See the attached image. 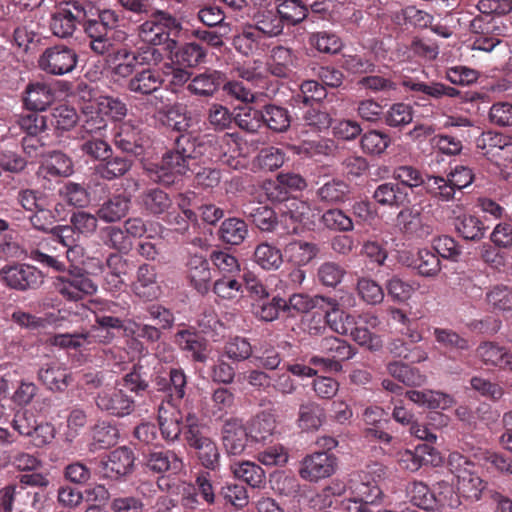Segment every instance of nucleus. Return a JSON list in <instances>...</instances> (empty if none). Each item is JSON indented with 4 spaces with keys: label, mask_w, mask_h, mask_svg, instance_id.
<instances>
[{
    "label": "nucleus",
    "mask_w": 512,
    "mask_h": 512,
    "mask_svg": "<svg viewBox=\"0 0 512 512\" xmlns=\"http://www.w3.org/2000/svg\"><path fill=\"white\" fill-rule=\"evenodd\" d=\"M92 98L93 89L85 80H66V138L84 141L102 136L105 120L98 115L90 118L86 115L87 110L92 108L88 105Z\"/></svg>",
    "instance_id": "f257e3e1"
},
{
    "label": "nucleus",
    "mask_w": 512,
    "mask_h": 512,
    "mask_svg": "<svg viewBox=\"0 0 512 512\" xmlns=\"http://www.w3.org/2000/svg\"><path fill=\"white\" fill-rule=\"evenodd\" d=\"M66 259L70 263L66 267V322L84 321L89 314V308L78 303L82 295L93 294L97 286L89 278L87 272V258L81 245L69 246L66 250Z\"/></svg>",
    "instance_id": "f03ea898"
},
{
    "label": "nucleus",
    "mask_w": 512,
    "mask_h": 512,
    "mask_svg": "<svg viewBox=\"0 0 512 512\" xmlns=\"http://www.w3.org/2000/svg\"><path fill=\"white\" fill-rule=\"evenodd\" d=\"M230 75L232 78H241L245 83L236 80L227 81L222 84L223 89L228 95L243 102L254 101L256 93L252 91L253 88L266 89V96L274 94L277 90L276 87L269 88L270 80L264 74L261 67L257 65V61L252 63L245 62L243 64L239 62L234 63L231 67Z\"/></svg>",
    "instance_id": "7ed1b4c3"
},
{
    "label": "nucleus",
    "mask_w": 512,
    "mask_h": 512,
    "mask_svg": "<svg viewBox=\"0 0 512 512\" xmlns=\"http://www.w3.org/2000/svg\"><path fill=\"white\" fill-rule=\"evenodd\" d=\"M448 468L457 480L456 489L462 498L479 501L483 494L486 496L487 482L478 475L476 464L469 457L459 452L450 453Z\"/></svg>",
    "instance_id": "20e7f679"
},
{
    "label": "nucleus",
    "mask_w": 512,
    "mask_h": 512,
    "mask_svg": "<svg viewBox=\"0 0 512 512\" xmlns=\"http://www.w3.org/2000/svg\"><path fill=\"white\" fill-rule=\"evenodd\" d=\"M135 459L131 448L118 447L99 462L98 474L102 478L119 480L133 472Z\"/></svg>",
    "instance_id": "39448f33"
},
{
    "label": "nucleus",
    "mask_w": 512,
    "mask_h": 512,
    "mask_svg": "<svg viewBox=\"0 0 512 512\" xmlns=\"http://www.w3.org/2000/svg\"><path fill=\"white\" fill-rule=\"evenodd\" d=\"M337 457L332 452L318 451L301 461L299 475L309 482H318L332 476L337 469Z\"/></svg>",
    "instance_id": "423d86ee"
},
{
    "label": "nucleus",
    "mask_w": 512,
    "mask_h": 512,
    "mask_svg": "<svg viewBox=\"0 0 512 512\" xmlns=\"http://www.w3.org/2000/svg\"><path fill=\"white\" fill-rule=\"evenodd\" d=\"M198 464L208 471L216 472L221 467V452L215 439L205 431L185 440Z\"/></svg>",
    "instance_id": "0eeeda50"
},
{
    "label": "nucleus",
    "mask_w": 512,
    "mask_h": 512,
    "mask_svg": "<svg viewBox=\"0 0 512 512\" xmlns=\"http://www.w3.org/2000/svg\"><path fill=\"white\" fill-rule=\"evenodd\" d=\"M0 275L8 287L19 291L37 289L43 283L42 272L28 264L6 265Z\"/></svg>",
    "instance_id": "6e6552de"
},
{
    "label": "nucleus",
    "mask_w": 512,
    "mask_h": 512,
    "mask_svg": "<svg viewBox=\"0 0 512 512\" xmlns=\"http://www.w3.org/2000/svg\"><path fill=\"white\" fill-rule=\"evenodd\" d=\"M66 26L73 30L77 29L76 23L83 26L84 32L90 29L99 30V26L104 29H114L117 27L118 16L112 10H104L99 13L98 20H87L86 12L77 4V2L66 1Z\"/></svg>",
    "instance_id": "1a4fd4ad"
},
{
    "label": "nucleus",
    "mask_w": 512,
    "mask_h": 512,
    "mask_svg": "<svg viewBox=\"0 0 512 512\" xmlns=\"http://www.w3.org/2000/svg\"><path fill=\"white\" fill-rule=\"evenodd\" d=\"M95 403L102 412L118 418L128 416L135 410L134 398L120 388L102 390L98 393Z\"/></svg>",
    "instance_id": "9d476101"
},
{
    "label": "nucleus",
    "mask_w": 512,
    "mask_h": 512,
    "mask_svg": "<svg viewBox=\"0 0 512 512\" xmlns=\"http://www.w3.org/2000/svg\"><path fill=\"white\" fill-rule=\"evenodd\" d=\"M351 323L348 334L360 346L367 347L369 350L376 351L382 344L380 337L371 330L379 326V318L370 313H364L353 318H348Z\"/></svg>",
    "instance_id": "9b49d317"
},
{
    "label": "nucleus",
    "mask_w": 512,
    "mask_h": 512,
    "mask_svg": "<svg viewBox=\"0 0 512 512\" xmlns=\"http://www.w3.org/2000/svg\"><path fill=\"white\" fill-rule=\"evenodd\" d=\"M146 469L158 475H178L184 468L183 458L174 450L155 448L144 454Z\"/></svg>",
    "instance_id": "f8f14e48"
},
{
    "label": "nucleus",
    "mask_w": 512,
    "mask_h": 512,
    "mask_svg": "<svg viewBox=\"0 0 512 512\" xmlns=\"http://www.w3.org/2000/svg\"><path fill=\"white\" fill-rule=\"evenodd\" d=\"M192 170L191 164H188L184 156L180 154L179 150L174 145L173 149L163 154L161 162L156 166L154 180L160 184L169 186L175 182L177 177Z\"/></svg>",
    "instance_id": "ddd939ff"
},
{
    "label": "nucleus",
    "mask_w": 512,
    "mask_h": 512,
    "mask_svg": "<svg viewBox=\"0 0 512 512\" xmlns=\"http://www.w3.org/2000/svg\"><path fill=\"white\" fill-rule=\"evenodd\" d=\"M158 431L167 444H174L183 434V410L180 407H170L159 404L157 408Z\"/></svg>",
    "instance_id": "4468645a"
},
{
    "label": "nucleus",
    "mask_w": 512,
    "mask_h": 512,
    "mask_svg": "<svg viewBox=\"0 0 512 512\" xmlns=\"http://www.w3.org/2000/svg\"><path fill=\"white\" fill-rule=\"evenodd\" d=\"M174 143L188 164H191V168L198 162L209 161V135L195 136L192 133H183L175 139Z\"/></svg>",
    "instance_id": "2eb2a0df"
},
{
    "label": "nucleus",
    "mask_w": 512,
    "mask_h": 512,
    "mask_svg": "<svg viewBox=\"0 0 512 512\" xmlns=\"http://www.w3.org/2000/svg\"><path fill=\"white\" fill-rule=\"evenodd\" d=\"M113 142L122 152L137 157L144 153L146 140L138 126L124 122L115 127Z\"/></svg>",
    "instance_id": "dca6fc26"
},
{
    "label": "nucleus",
    "mask_w": 512,
    "mask_h": 512,
    "mask_svg": "<svg viewBox=\"0 0 512 512\" xmlns=\"http://www.w3.org/2000/svg\"><path fill=\"white\" fill-rule=\"evenodd\" d=\"M347 487L351 496L369 505L377 503L382 496V491L375 478L366 471L351 474Z\"/></svg>",
    "instance_id": "f3484780"
},
{
    "label": "nucleus",
    "mask_w": 512,
    "mask_h": 512,
    "mask_svg": "<svg viewBox=\"0 0 512 512\" xmlns=\"http://www.w3.org/2000/svg\"><path fill=\"white\" fill-rule=\"evenodd\" d=\"M396 227L407 238H424L431 234L432 228L423 221L420 210L406 206L396 216Z\"/></svg>",
    "instance_id": "a211bd4d"
},
{
    "label": "nucleus",
    "mask_w": 512,
    "mask_h": 512,
    "mask_svg": "<svg viewBox=\"0 0 512 512\" xmlns=\"http://www.w3.org/2000/svg\"><path fill=\"white\" fill-rule=\"evenodd\" d=\"M441 461L439 453L428 444L418 445L414 450L406 449L399 453L402 469L415 472L423 466H437Z\"/></svg>",
    "instance_id": "6ab92c4d"
},
{
    "label": "nucleus",
    "mask_w": 512,
    "mask_h": 512,
    "mask_svg": "<svg viewBox=\"0 0 512 512\" xmlns=\"http://www.w3.org/2000/svg\"><path fill=\"white\" fill-rule=\"evenodd\" d=\"M250 439L246 427L239 418L227 419L221 429V441L226 452L230 455H240Z\"/></svg>",
    "instance_id": "aec40b11"
},
{
    "label": "nucleus",
    "mask_w": 512,
    "mask_h": 512,
    "mask_svg": "<svg viewBox=\"0 0 512 512\" xmlns=\"http://www.w3.org/2000/svg\"><path fill=\"white\" fill-rule=\"evenodd\" d=\"M372 199L380 207L391 209L403 208L412 202L408 193L403 192L395 181H386L377 185L372 193Z\"/></svg>",
    "instance_id": "412c9836"
},
{
    "label": "nucleus",
    "mask_w": 512,
    "mask_h": 512,
    "mask_svg": "<svg viewBox=\"0 0 512 512\" xmlns=\"http://www.w3.org/2000/svg\"><path fill=\"white\" fill-rule=\"evenodd\" d=\"M175 343L188 352L193 361L204 363L208 359V341L199 332L183 329L175 334Z\"/></svg>",
    "instance_id": "4be33fe9"
},
{
    "label": "nucleus",
    "mask_w": 512,
    "mask_h": 512,
    "mask_svg": "<svg viewBox=\"0 0 512 512\" xmlns=\"http://www.w3.org/2000/svg\"><path fill=\"white\" fill-rule=\"evenodd\" d=\"M403 85L410 91L423 94L424 96L419 97L420 99L440 101L444 98H459L462 95L460 90L438 81L421 82L408 79L403 82Z\"/></svg>",
    "instance_id": "5701e85b"
},
{
    "label": "nucleus",
    "mask_w": 512,
    "mask_h": 512,
    "mask_svg": "<svg viewBox=\"0 0 512 512\" xmlns=\"http://www.w3.org/2000/svg\"><path fill=\"white\" fill-rule=\"evenodd\" d=\"M138 204L146 214L160 216L169 213L173 202L166 191L160 188H149L138 196Z\"/></svg>",
    "instance_id": "b1692460"
},
{
    "label": "nucleus",
    "mask_w": 512,
    "mask_h": 512,
    "mask_svg": "<svg viewBox=\"0 0 512 512\" xmlns=\"http://www.w3.org/2000/svg\"><path fill=\"white\" fill-rule=\"evenodd\" d=\"M170 34H145V41H148L143 50V60L159 62L165 57L171 58L177 48V42L169 38Z\"/></svg>",
    "instance_id": "393cba45"
},
{
    "label": "nucleus",
    "mask_w": 512,
    "mask_h": 512,
    "mask_svg": "<svg viewBox=\"0 0 512 512\" xmlns=\"http://www.w3.org/2000/svg\"><path fill=\"white\" fill-rule=\"evenodd\" d=\"M165 83V78L158 70L146 68L136 71L128 82V89L140 95H153Z\"/></svg>",
    "instance_id": "a878e982"
},
{
    "label": "nucleus",
    "mask_w": 512,
    "mask_h": 512,
    "mask_svg": "<svg viewBox=\"0 0 512 512\" xmlns=\"http://www.w3.org/2000/svg\"><path fill=\"white\" fill-rule=\"evenodd\" d=\"M95 342V335L90 332L76 333L66 331V356L73 365H81L89 355V346Z\"/></svg>",
    "instance_id": "bb28decb"
},
{
    "label": "nucleus",
    "mask_w": 512,
    "mask_h": 512,
    "mask_svg": "<svg viewBox=\"0 0 512 512\" xmlns=\"http://www.w3.org/2000/svg\"><path fill=\"white\" fill-rule=\"evenodd\" d=\"M509 138V136L499 132L484 131L476 139L477 152L496 164H500L502 153L509 142Z\"/></svg>",
    "instance_id": "cd10ccee"
},
{
    "label": "nucleus",
    "mask_w": 512,
    "mask_h": 512,
    "mask_svg": "<svg viewBox=\"0 0 512 512\" xmlns=\"http://www.w3.org/2000/svg\"><path fill=\"white\" fill-rule=\"evenodd\" d=\"M134 293L147 301L158 298L161 288L157 281L155 268L148 264L141 265L137 271V279L133 283Z\"/></svg>",
    "instance_id": "c85d7f7f"
},
{
    "label": "nucleus",
    "mask_w": 512,
    "mask_h": 512,
    "mask_svg": "<svg viewBox=\"0 0 512 512\" xmlns=\"http://www.w3.org/2000/svg\"><path fill=\"white\" fill-rule=\"evenodd\" d=\"M243 215L263 232H272L278 225L275 211L268 205L260 202L244 205Z\"/></svg>",
    "instance_id": "c756f323"
},
{
    "label": "nucleus",
    "mask_w": 512,
    "mask_h": 512,
    "mask_svg": "<svg viewBox=\"0 0 512 512\" xmlns=\"http://www.w3.org/2000/svg\"><path fill=\"white\" fill-rule=\"evenodd\" d=\"M187 273L191 285L200 293L210 290L211 271L209 262L201 255H191L187 262Z\"/></svg>",
    "instance_id": "7c9ffc66"
},
{
    "label": "nucleus",
    "mask_w": 512,
    "mask_h": 512,
    "mask_svg": "<svg viewBox=\"0 0 512 512\" xmlns=\"http://www.w3.org/2000/svg\"><path fill=\"white\" fill-rule=\"evenodd\" d=\"M320 252L316 243L304 240H294L284 247V256L293 266L303 267L309 264Z\"/></svg>",
    "instance_id": "2f4dec72"
},
{
    "label": "nucleus",
    "mask_w": 512,
    "mask_h": 512,
    "mask_svg": "<svg viewBox=\"0 0 512 512\" xmlns=\"http://www.w3.org/2000/svg\"><path fill=\"white\" fill-rule=\"evenodd\" d=\"M351 194L350 185L339 178H333L320 186L316 195L320 202L327 205H339L349 200Z\"/></svg>",
    "instance_id": "473e14b6"
},
{
    "label": "nucleus",
    "mask_w": 512,
    "mask_h": 512,
    "mask_svg": "<svg viewBox=\"0 0 512 512\" xmlns=\"http://www.w3.org/2000/svg\"><path fill=\"white\" fill-rule=\"evenodd\" d=\"M234 477L253 489H262L266 484V473L264 469L251 461L235 462L231 465Z\"/></svg>",
    "instance_id": "72a5a7b5"
},
{
    "label": "nucleus",
    "mask_w": 512,
    "mask_h": 512,
    "mask_svg": "<svg viewBox=\"0 0 512 512\" xmlns=\"http://www.w3.org/2000/svg\"><path fill=\"white\" fill-rule=\"evenodd\" d=\"M225 75L217 70H206L192 78L188 85L191 93L199 96H212L224 84Z\"/></svg>",
    "instance_id": "f704fd0d"
},
{
    "label": "nucleus",
    "mask_w": 512,
    "mask_h": 512,
    "mask_svg": "<svg viewBox=\"0 0 512 512\" xmlns=\"http://www.w3.org/2000/svg\"><path fill=\"white\" fill-rule=\"evenodd\" d=\"M457 234L467 241H480L484 238L488 226L480 217L472 214H462L455 217L453 222Z\"/></svg>",
    "instance_id": "c9c22d12"
},
{
    "label": "nucleus",
    "mask_w": 512,
    "mask_h": 512,
    "mask_svg": "<svg viewBox=\"0 0 512 512\" xmlns=\"http://www.w3.org/2000/svg\"><path fill=\"white\" fill-rule=\"evenodd\" d=\"M160 121L167 127L180 134L189 133L191 117L181 104L167 105L158 110Z\"/></svg>",
    "instance_id": "e433bc0d"
},
{
    "label": "nucleus",
    "mask_w": 512,
    "mask_h": 512,
    "mask_svg": "<svg viewBox=\"0 0 512 512\" xmlns=\"http://www.w3.org/2000/svg\"><path fill=\"white\" fill-rule=\"evenodd\" d=\"M246 429L252 442H266L276 429L275 415L262 411L250 420Z\"/></svg>",
    "instance_id": "4c0bfd02"
},
{
    "label": "nucleus",
    "mask_w": 512,
    "mask_h": 512,
    "mask_svg": "<svg viewBox=\"0 0 512 512\" xmlns=\"http://www.w3.org/2000/svg\"><path fill=\"white\" fill-rule=\"evenodd\" d=\"M475 457L488 472L502 476L512 475V457L503 452L483 450L476 453Z\"/></svg>",
    "instance_id": "58836bf2"
},
{
    "label": "nucleus",
    "mask_w": 512,
    "mask_h": 512,
    "mask_svg": "<svg viewBox=\"0 0 512 512\" xmlns=\"http://www.w3.org/2000/svg\"><path fill=\"white\" fill-rule=\"evenodd\" d=\"M406 397L420 406L428 409H442L445 410L454 404L452 396L432 390H408Z\"/></svg>",
    "instance_id": "ea45409f"
},
{
    "label": "nucleus",
    "mask_w": 512,
    "mask_h": 512,
    "mask_svg": "<svg viewBox=\"0 0 512 512\" xmlns=\"http://www.w3.org/2000/svg\"><path fill=\"white\" fill-rule=\"evenodd\" d=\"M210 150L209 161L221 159L223 155H230L241 151V138L237 133H225L222 136L209 135Z\"/></svg>",
    "instance_id": "a19ab883"
},
{
    "label": "nucleus",
    "mask_w": 512,
    "mask_h": 512,
    "mask_svg": "<svg viewBox=\"0 0 512 512\" xmlns=\"http://www.w3.org/2000/svg\"><path fill=\"white\" fill-rule=\"evenodd\" d=\"M319 350L323 355L339 360V364H342L343 361L350 360L357 353V349L346 340L335 336L322 338L319 342Z\"/></svg>",
    "instance_id": "79ce46f5"
},
{
    "label": "nucleus",
    "mask_w": 512,
    "mask_h": 512,
    "mask_svg": "<svg viewBox=\"0 0 512 512\" xmlns=\"http://www.w3.org/2000/svg\"><path fill=\"white\" fill-rule=\"evenodd\" d=\"M131 199L124 194H118L107 199L98 209V217L107 222L112 223L119 221L129 211Z\"/></svg>",
    "instance_id": "37998d69"
},
{
    "label": "nucleus",
    "mask_w": 512,
    "mask_h": 512,
    "mask_svg": "<svg viewBox=\"0 0 512 512\" xmlns=\"http://www.w3.org/2000/svg\"><path fill=\"white\" fill-rule=\"evenodd\" d=\"M168 375L169 391L160 404H167L170 405V407H179L186 395L187 376L181 368H171Z\"/></svg>",
    "instance_id": "c03bdc74"
},
{
    "label": "nucleus",
    "mask_w": 512,
    "mask_h": 512,
    "mask_svg": "<svg viewBox=\"0 0 512 512\" xmlns=\"http://www.w3.org/2000/svg\"><path fill=\"white\" fill-rule=\"evenodd\" d=\"M414 117L413 107L404 102L392 104L384 113L382 120L390 128L402 130L411 124Z\"/></svg>",
    "instance_id": "a18cd8bd"
},
{
    "label": "nucleus",
    "mask_w": 512,
    "mask_h": 512,
    "mask_svg": "<svg viewBox=\"0 0 512 512\" xmlns=\"http://www.w3.org/2000/svg\"><path fill=\"white\" fill-rule=\"evenodd\" d=\"M247 235L246 222L236 217L225 219L218 230L219 239L229 245H240Z\"/></svg>",
    "instance_id": "49530a36"
},
{
    "label": "nucleus",
    "mask_w": 512,
    "mask_h": 512,
    "mask_svg": "<svg viewBox=\"0 0 512 512\" xmlns=\"http://www.w3.org/2000/svg\"><path fill=\"white\" fill-rule=\"evenodd\" d=\"M285 299L279 296L268 297L253 302L252 311L254 316L264 322H272L281 315L284 316Z\"/></svg>",
    "instance_id": "de8ad7c7"
},
{
    "label": "nucleus",
    "mask_w": 512,
    "mask_h": 512,
    "mask_svg": "<svg viewBox=\"0 0 512 512\" xmlns=\"http://www.w3.org/2000/svg\"><path fill=\"white\" fill-rule=\"evenodd\" d=\"M393 179L403 192L408 193L409 199L415 188L425 184L424 175L417 168L409 165L396 167L393 171Z\"/></svg>",
    "instance_id": "09e8293b"
},
{
    "label": "nucleus",
    "mask_w": 512,
    "mask_h": 512,
    "mask_svg": "<svg viewBox=\"0 0 512 512\" xmlns=\"http://www.w3.org/2000/svg\"><path fill=\"white\" fill-rule=\"evenodd\" d=\"M132 163L129 157L110 155L96 166V171L101 178L111 181L124 176L131 169Z\"/></svg>",
    "instance_id": "8fccbe9b"
},
{
    "label": "nucleus",
    "mask_w": 512,
    "mask_h": 512,
    "mask_svg": "<svg viewBox=\"0 0 512 512\" xmlns=\"http://www.w3.org/2000/svg\"><path fill=\"white\" fill-rule=\"evenodd\" d=\"M53 101L51 90L41 83L27 86L24 96V105L27 110L44 111Z\"/></svg>",
    "instance_id": "3c124183"
},
{
    "label": "nucleus",
    "mask_w": 512,
    "mask_h": 512,
    "mask_svg": "<svg viewBox=\"0 0 512 512\" xmlns=\"http://www.w3.org/2000/svg\"><path fill=\"white\" fill-rule=\"evenodd\" d=\"M253 258L257 265L267 271L278 270L283 263V253L281 250L267 242L256 246Z\"/></svg>",
    "instance_id": "603ef678"
},
{
    "label": "nucleus",
    "mask_w": 512,
    "mask_h": 512,
    "mask_svg": "<svg viewBox=\"0 0 512 512\" xmlns=\"http://www.w3.org/2000/svg\"><path fill=\"white\" fill-rule=\"evenodd\" d=\"M263 125L274 132H285L291 124L289 111L275 104H267L262 108Z\"/></svg>",
    "instance_id": "864d4df0"
},
{
    "label": "nucleus",
    "mask_w": 512,
    "mask_h": 512,
    "mask_svg": "<svg viewBox=\"0 0 512 512\" xmlns=\"http://www.w3.org/2000/svg\"><path fill=\"white\" fill-rule=\"evenodd\" d=\"M391 144V137L388 133L371 129L360 138L362 151L371 156H381Z\"/></svg>",
    "instance_id": "5fc2aeb1"
},
{
    "label": "nucleus",
    "mask_w": 512,
    "mask_h": 512,
    "mask_svg": "<svg viewBox=\"0 0 512 512\" xmlns=\"http://www.w3.org/2000/svg\"><path fill=\"white\" fill-rule=\"evenodd\" d=\"M387 371L393 378L407 386H421L426 382V376L419 369L402 362L388 363Z\"/></svg>",
    "instance_id": "6e6d98bb"
},
{
    "label": "nucleus",
    "mask_w": 512,
    "mask_h": 512,
    "mask_svg": "<svg viewBox=\"0 0 512 512\" xmlns=\"http://www.w3.org/2000/svg\"><path fill=\"white\" fill-rule=\"evenodd\" d=\"M212 290L218 298L230 302L238 301L244 292L242 283L232 275H224L216 279Z\"/></svg>",
    "instance_id": "4d7b16f0"
},
{
    "label": "nucleus",
    "mask_w": 512,
    "mask_h": 512,
    "mask_svg": "<svg viewBox=\"0 0 512 512\" xmlns=\"http://www.w3.org/2000/svg\"><path fill=\"white\" fill-rule=\"evenodd\" d=\"M435 510L440 508L456 509L461 505V495L454 489L452 483L446 480L438 481L434 485Z\"/></svg>",
    "instance_id": "13d9d810"
},
{
    "label": "nucleus",
    "mask_w": 512,
    "mask_h": 512,
    "mask_svg": "<svg viewBox=\"0 0 512 512\" xmlns=\"http://www.w3.org/2000/svg\"><path fill=\"white\" fill-rule=\"evenodd\" d=\"M24 255L17 233L8 229V223L0 219V257L20 258Z\"/></svg>",
    "instance_id": "bf43d9fd"
},
{
    "label": "nucleus",
    "mask_w": 512,
    "mask_h": 512,
    "mask_svg": "<svg viewBox=\"0 0 512 512\" xmlns=\"http://www.w3.org/2000/svg\"><path fill=\"white\" fill-rule=\"evenodd\" d=\"M406 494L409 501L423 510H435V498L433 491L423 483L413 481L406 487Z\"/></svg>",
    "instance_id": "052dcab7"
},
{
    "label": "nucleus",
    "mask_w": 512,
    "mask_h": 512,
    "mask_svg": "<svg viewBox=\"0 0 512 512\" xmlns=\"http://www.w3.org/2000/svg\"><path fill=\"white\" fill-rule=\"evenodd\" d=\"M325 419L324 409L320 405L310 402L301 404L298 412V425L303 430L318 429Z\"/></svg>",
    "instance_id": "680f3d73"
},
{
    "label": "nucleus",
    "mask_w": 512,
    "mask_h": 512,
    "mask_svg": "<svg viewBox=\"0 0 512 512\" xmlns=\"http://www.w3.org/2000/svg\"><path fill=\"white\" fill-rule=\"evenodd\" d=\"M119 438V431L114 424L99 422L92 430V443L94 450L107 449L115 445Z\"/></svg>",
    "instance_id": "e2e57ef3"
},
{
    "label": "nucleus",
    "mask_w": 512,
    "mask_h": 512,
    "mask_svg": "<svg viewBox=\"0 0 512 512\" xmlns=\"http://www.w3.org/2000/svg\"><path fill=\"white\" fill-rule=\"evenodd\" d=\"M279 1L277 12L281 21L289 25H296L307 17L308 9L300 0Z\"/></svg>",
    "instance_id": "0e129e2a"
},
{
    "label": "nucleus",
    "mask_w": 512,
    "mask_h": 512,
    "mask_svg": "<svg viewBox=\"0 0 512 512\" xmlns=\"http://www.w3.org/2000/svg\"><path fill=\"white\" fill-rule=\"evenodd\" d=\"M486 302L493 311L512 312V288L495 285L486 293Z\"/></svg>",
    "instance_id": "69168bd1"
},
{
    "label": "nucleus",
    "mask_w": 512,
    "mask_h": 512,
    "mask_svg": "<svg viewBox=\"0 0 512 512\" xmlns=\"http://www.w3.org/2000/svg\"><path fill=\"white\" fill-rule=\"evenodd\" d=\"M253 357L266 370H276L283 360L278 349L267 341L254 347Z\"/></svg>",
    "instance_id": "338daca9"
},
{
    "label": "nucleus",
    "mask_w": 512,
    "mask_h": 512,
    "mask_svg": "<svg viewBox=\"0 0 512 512\" xmlns=\"http://www.w3.org/2000/svg\"><path fill=\"white\" fill-rule=\"evenodd\" d=\"M224 354L233 361L241 362L254 355V348L248 339L235 336L225 342Z\"/></svg>",
    "instance_id": "774afa93"
}]
</instances>
